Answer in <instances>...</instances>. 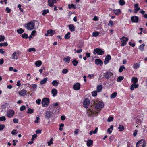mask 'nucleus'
Returning <instances> with one entry per match:
<instances>
[{
  "label": "nucleus",
  "instance_id": "obj_1",
  "mask_svg": "<svg viewBox=\"0 0 147 147\" xmlns=\"http://www.w3.org/2000/svg\"><path fill=\"white\" fill-rule=\"evenodd\" d=\"M94 108L92 106L90 107L89 109L87 110V113L88 115L90 116H96L101 109L103 107L104 105L102 102L99 101L96 103Z\"/></svg>",
  "mask_w": 147,
  "mask_h": 147
},
{
  "label": "nucleus",
  "instance_id": "obj_2",
  "mask_svg": "<svg viewBox=\"0 0 147 147\" xmlns=\"http://www.w3.org/2000/svg\"><path fill=\"white\" fill-rule=\"evenodd\" d=\"M49 104V99L47 98H45L42 100V105L43 107L48 106Z\"/></svg>",
  "mask_w": 147,
  "mask_h": 147
},
{
  "label": "nucleus",
  "instance_id": "obj_3",
  "mask_svg": "<svg viewBox=\"0 0 147 147\" xmlns=\"http://www.w3.org/2000/svg\"><path fill=\"white\" fill-rule=\"evenodd\" d=\"M146 143L144 140H141L138 141L136 144V147H144Z\"/></svg>",
  "mask_w": 147,
  "mask_h": 147
},
{
  "label": "nucleus",
  "instance_id": "obj_4",
  "mask_svg": "<svg viewBox=\"0 0 147 147\" xmlns=\"http://www.w3.org/2000/svg\"><path fill=\"white\" fill-rule=\"evenodd\" d=\"M34 23L32 21H31L27 23L26 28L28 30H31L34 28Z\"/></svg>",
  "mask_w": 147,
  "mask_h": 147
},
{
  "label": "nucleus",
  "instance_id": "obj_5",
  "mask_svg": "<svg viewBox=\"0 0 147 147\" xmlns=\"http://www.w3.org/2000/svg\"><path fill=\"white\" fill-rule=\"evenodd\" d=\"M93 53L94 55L97 54L99 55H101L104 54V52L100 49L96 48L94 50Z\"/></svg>",
  "mask_w": 147,
  "mask_h": 147
},
{
  "label": "nucleus",
  "instance_id": "obj_6",
  "mask_svg": "<svg viewBox=\"0 0 147 147\" xmlns=\"http://www.w3.org/2000/svg\"><path fill=\"white\" fill-rule=\"evenodd\" d=\"M20 53L17 51H14L12 55V59L13 60H18V55H20Z\"/></svg>",
  "mask_w": 147,
  "mask_h": 147
},
{
  "label": "nucleus",
  "instance_id": "obj_7",
  "mask_svg": "<svg viewBox=\"0 0 147 147\" xmlns=\"http://www.w3.org/2000/svg\"><path fill=\"white\" fill-rule=\"evenodd\" d=\"M121 42L122 43L121 44V45L122 46H124L126 44V42L128 40V38L124 36L123 37L121 38Z\"/></svg>",
  "mask_w": 147,
  "mask_h": 147
},
{
  "label": "nucleus",
  "instance_id": "obj_8",
  "mask_svg": "<svg viewBox=\"0 0 147 147\" xmlns=\"http://www.w3.org/2000/svg\"><path fill=\"white\" fill-rule=\"evenodd\" d=\"M14 114V111L13 110L10 109L7 112V115L9 117H11Z\"/></svg>",
  "mask_w": 147,
  "mask_h": 147
},
{
  "label": "nucleus",
  "instance_id": "obj_9",
  "mask_svg": "<svg viewBox=\"0 0 147 147\" xmlns=\"http://www.w3.org/2000/svg\"><path fill=\"white\" fill-rule=\"evenodd\" d=\"M112 75L113 74L111 72L108 71L104 74L103 77L106 79H109Z\"/></svg>",
  "mask_w": 147,
  "mask_h": 147
},
{
  "label": "nucleus",
  "instance_id": "obj_10",
  "mask_svg": "<svg viewBox=\"0 0 147 147\" xmlns=\"http://www.w3.org/2000/svg\"><path fill=\"white\" fill-rule=\"evenodd\" d=\"M90 103V100L88 98L86 99L84 102V106L85 108H87Z\"/></svg>",
  "mask_w": 147,
  "mask_h": 147
},
{
  "label": "nucleus",
  "instance_id": "obj_11",
  "mask_svg": "<svg viewBox=\"0 0 147 147\" xmlns=\"http://www.w3.org/2000/svg\"><path fill=\"white\" fill-rule=\"evenodd\" d=\"M73 88L74 90H77L80 88V84L79 83L75 84L73 86Z\"/></svg>",
  "mask_w": 147,
  "mask_h": 147
},
{
  "label": "nucleus",
  "instance_id": "obj_12",
  "mask_svg": "<svg viewBox=\"0 0 147 147\" xmlns=\"http://www.w3.org/2000/svg\"><path fill=\"white\" fill-rule=\"evenodd\" d=\"M111 57L110 55H107L104 61V64H106L108 63L109 60L111 59Z\"/></svg>",
  "mask_w": 147,
  "mask_h": 147
},
{
  "label": "nucleus",
  "instance_id": "obj_13",
  "mask_svg": "<svg viewBox=\"0 0 147 147\" xmlns=\"http://www.w3.org/2000/svg\"><path fill=\"white\" fill-rule=\"evenodd\" d=\"M140 65V62L134 63L133 65V68L135 69H137L139 68Z\"/></svg>",
  "mask_w": 147,
  "mask_h": 147
},
{
  "label": "nucleus",
  "instance_id": "obj_14",
  "mask_svg": "<svg viewBox=\"0 0 147 147\" xmlns=\"http://www.w3.org/2000/svg\"><path fill=\"white\" fill-rule=\"evenodd\" d=\"M102 61L100 59H97L95 60V63L96 65H102L103 64Z\"/></svg>",
  "mask_w": 147,
  "mask_h": 147
},
{
  "label": "nucleus",
  "instance_id": "obj_15",
  "mask_svg": "<svg viewBox=\"0 0 147 147\" xmlns=\"http://www.w3.org/2000/svg\"><path fill=\"white\" fill-rule=\"evenodd\" d=\"M131 21L133 22H137L138 20V17L136 16H134L131 17Z\"/></svg>",
  "mask_w": 147,
  "mask_h": 147
},
{
  "label": "nucleus",
  "instance_id": "obj_16",
  "mask_svg": "<svg viewBox=\"0 0 147 147\" xmlns=\"http://www.w3.org/2000/svg\"><path fill=\"white\" fill-rule=\"evenodd\" d=\"M134 87L135 88H137L139 87V85L136 84L135 83L133 84L130 86V89L132 91L134 90Z\"/></svg>",
  "mask_w": 147,
  "mask_h": 147
},
{
  "label": "nucleus",
  "instance_id": "obj_17",
  "mask_svg": "<svg viewBox=\"0 0 147 147\" xmlns=\"http://www.w3.org/2000/svg\"><path fill=\"white\" fill-rule=\"evenodd\" d=\"M48 78L46 77L43 79L40 82V84L41 85H42L45 84L47 81Z\"/></svg>",
  "mask_w": 147,
  "mask_h": 147
},
{
  "label": "nucleus",
  "instance_id": "obj_18",
  "mask_svg": "<svg viewBox=\"0 0 147 147\" xmlns=\"http://www.w3.org/2000/svg\"><path fill=\"white\" fill-rule=\"evenodd\" d=\"M26 92L27 91L26 90H21L19 92V94L20 96H24L26 94Z\"/></svg>",
  "mask_w": 147,
  "mask_h": 147
},
{
  "label": "nucleus",
  "instance_id": "obj_19",
  "mask_svg": "<svg viewBox=\"0 0 147 147\" xmlns=\"http://www.w3.org/2000/svg\"><path fill=\"white\" fill-rule=\"evenodd\" d=\"M42 64V62L40 60L36 61L35 63V65L37 67H40L41 65Z\"/></svg>",
  "mask_w": 147,
  "mask_h": 147
},
{
  "label": "nucleus",
  "instance_id": "obj_20",
  "mask_svg": "<svg viewBox=\"0 0 147 147\" xmlns=\"http://www.w3.org/2000/svg\"><path fill=\"white\" fill-rule=\"evenodd\" d=\"M51 93L53 96H55L57 94V90L55 89L54 88L51 90Z\"/></svg>",
  "mask_w": 147,
  "mask_h": 147
},
{
  "label": "nucleus",
  "instance_id": "obj_21",
  "mask_svg": "<svg viewBox=\"0 0 147 147\" xmlns=\"http://www.w3.org/2000/svg\"><path fill=\"white\" fill-rule=\"evenodd\" d=\"M51 115V112L50 111H48L46 113V117L47 119L49 118Z\"/></svg>",
  "mask_w": 147,
  "mask_h": 147
},
{
  "label": "nucleus",
  "instance_id": "obj_22",
  "mask_svg": "<svg viewBox=\"0 0 147 147\" xmlns=\"http://www.w3.org/2000/svg\"><path fill=\"white\" fill-rule=\"evenodd\" d=\"M93 141L91 140H88L87 142V145L88 147H90L93 144Z\"/></svg>",
  "mask_w": 147,
  "mask_h": 147
},
{
  "label": "nucleus",
  "instance_id": "obj_23",
  "mask_svg": "<svg viewBox=\"0 0 147 147\" xmlns=\"http://www.w3.org/2000/svg\"><path fill=\"white\" fill-rule=\"evenodd\" d=\"M69 28L70 30L72 32L74 31L75 30L74 26L72 24H70L68 25Z\"/></svg>",
  "mask_w": 147,
  "mask_h": 147
},
{
  "label": "nucleus",
  "instance_id": "obj_24",
  "mask_svg": "<svg viewBox=\"0 0 147 147\" xmlns=\"http://www.w3.org/2000/svg\"><path fill=\"white\" fill-rule=\"evenodd\" d=\"M113 11L115 14L116 15H118L121 13V11L120 9L114 10Z\"/></svg>",
  "mask_w": 147,
  "mask_h": 147
},
{
  "label": "nucleus",
  "instance_id": "obj_25",
  "mask_svg": "<svg viewBox=\"0 0 147 147\" xmlns=\"http://www.w3.org/2000/svg\"><path fill=\"white\" fill-rule=\"evenodd\" d=\"M131 81L133 83V84H136L138 82V80L136 77H132Z\"/></svg>",
  "mask_w": 147,
  "mask_h": 147
},
{
  "label": "nucleus",
  "instance_id": "obj_26",
  "mask_svg": "<svg viewBox=\"0 0 147 147\" xmlns=\"http://www.w3.org/2000/svg\"><path fill=\"white\" fill-rule=\"evenodd\" d=\"M63 60L65 62L69 63L70 61V57L69 56H67L66 57L64 58Z\"/></svg>",
  "mask_w": 147,
  "mask_h": 147
},
{
  "label": "nucleus",
  "instance_id": "obj_27",
  "mask_svg": "<svg viewBox=\"0 0 147 147\" xmlns=\"http://www.w3.org/2000/svg\"><path fill=\"white\" fill-rule=\"evenodd\" d=\"M53 0H48V4L49 6L52 7L53 5Z\"/></svg>",
  "mask_w": 147,
  "mask_h": 147
},
{
  "label": "nucleus",
  "instance_id": "obj_28",
  "mask_svg": "<svg viewBox=\"0 0 147 147\" xmlns=\"http://www.w3.org/2000/svg\"><path fill=\"white\" fill-rule=\"evenodd\" d=\"M113 126L111 125L110 127L107 129V132L109 134H111L112 132V131L113 130Z\"/></svg>",
  "mask_w": 147,
  "mask_h": 147
},
{
  "label": "nucleus",
  "instance_id": "obj_29",
  "mask_svg": "<svg viewBox=\"0 0 147 147\" xmlns=\"http://www.w3.org/2000/svg\"><path fill=\"white\" fill-rule=\"evenodd\" d=\"M98 128L97 127H96L95 128V129L94 131H91L89 133V134L90 135H91L93 134H96L97 132V131L98 130Z\"/></svg>",
  "mask_w": 147,
  "mask_h": 147
},
{
  "label": "nucleus",
  "instance_id": "obj_30",
  "mask_svg": "<svg viewBox=\"0 0 147 147\" xmlns=\"http://www.w3.org/2000/svg\"><path fill=\"white\" fill-rule=\"evenodd\" d=\"M102 88V85H98L97 86V90L98 92H100L101 91Z\"/></svg>",
  "mask_w": 147,
  "mask_h": 147
},
{
  "label": "nucleus",
  "instance_id": "obj_31",
  "mask_svg": "<svg viewBox=\"0 0 147 147\" xmlns=\"http://www.w3.org/2000/svg\"><path fill=\"white\" fill-rule=\"evenodd\" d=\"M71 33L70 32H68L67 34H66L65 36H64V38L65 39H69L70 37V34Z\"/></svg>",
  "mask_w": 147,
  "mask_h": 147
},
{
  "label": "nucleus",
  "instance_id": "obj_32",
  "mask_svg": "<svg viewBox=\"0 0 147 147\" xmlns=\"http://www.w3.org/2000/svg\"><path fill=\"white\" fill-rule=\"evenodd\" d=\"M99 33L97 31H95L92 33V36L94 37H96L98 36Z\"/></svg>",
  "mask_w": 147,
  "mask_h": 147
},
{
  "label": "nucleus",
  "instance_id": "obj_33",
  "mask_svg": "<svg viewBox=\"0 0 147 147\" xmlns=\"http://www.w3.org/2000/svg\"><path fill=\"white\" fill-rule=\"evenodd\" d=\"M59 83L56 80H54L52 82V84L53 86H57L58 85Z\"/></svg>",
  "mask_w": 147,
  "mask_h": 147
},
{
  "label": "nucleus",
  "instance_id": "obj_34",
  "mask_svg": "<svg viewBox=\"0 0 147 147\" xmlns=\"http://www.w3.org/2000/svg\"><path fill=\"white\" fill-rule=\"evenodd\" d=\"M145 46V45L144 44H143L141 45L139 47V49L141 51H143L144 49V47Z\"/></svg>",
  "mask_w": 147,
  "mask_h": 147
},
{
  "label": "nucleus",
  "instance_id": "obj_35",
  "mask_svg": "<svg viewBox=\"0 0 147 147\" xmlns=\"http://www.w3.org/2000/svg\"><path fill=\"white\" fill-rule=\"evenodd\" d=\"M72 63H73V65L75 66H77V64L78 63V61L76 59H74Z\"/></svg>",
  "mask_w": 147,
  "mask_h": 147
},
{
  "label": "nucleus",
  "instance_id": "obj_36",
  "mask_svg": "<svg viewBox=\"0 0 147 147\" xmlns=\"http://www.w3.org/2000/svg\"><path fill=\"white\" fill-rule=\"evenodd\" d=\"M118 129L119 131H123L124 130V127L122 125H120L118 127Z\"/></svg>",
  "mask_w": 147,
  "mask_h": 147
},
{
  "label": "nucleus",
  "instance_id": "obj_37",
  "mask_svg": "<svg viewBox=\"0 0 147 147\" xmlns=\"http://www.w3.org/2000/svg\"><path fill=\"white\" fill-rule=\"evenodd\" d=\"M125 67H124V66H121L120 67L119 69V72L120 73L121 72L123 69H125Z\"/></svg>",
  "mask_w": 147,
  "mask_h": 147
},
{
  "label": "nucleus",
  "instance_id": "obj_38",
  "mask_svg": "<svg viewBox=\"0 0 147 147\" xmlns=\"http://www.w3.org/2000/svg\"><path fill=\"white\" fill-rule=\"evenodd\" d=\"M124 79V77L123 76H120L118 77L117 79V81L118 82H120Z\"/></svg>",
  "mask_w": 147,
  "mask_h": 147
},
{
  "label": "nucleus",
  "instance_id": "obj_39",
  "mask_svg": "<svg viewBox=\"0 0 147 147\" xmlns=\"http://www.w3.org/2000/svg\"><path fill=\"white\" fill-rule=\"evenodd\" d=\"M117 92H115L113 93H112L111 95L110 98L111 99H112L115 97H116L117 96Z\"/></svg>",
  "mask_w": 147,
  "mask_h": 147
},
{
  "label": "nucleus",
  "instance_id": "obj_40",
  "mask_svg": "<svg viewBox=\"0 0 147 147\" xmlns=\"http://www.w3.org/2000/svg\"><path fill=\"white\" fill-rule=\"evenodd\" d=\"M119 3L121 5H123L125 4V2L124 0H120L119 1Z\"/></svg>",
  "mask_w": 147,
  "mask_h": 147
},
{
  "label": "nucleus",
  "instance_id": "obj_41",
  "mask_svg": "<svg viewBox=\"0 0 147 147\" xmlns=\"http://www.w3.org/2000/svg\"><path fill=\"white\" fill-rule=\"evenodd\" d=\"M68 7L69 9H70L71 8H73L74 9L76 8V7L73 4H71V5L69 4L68 5Z\"/></svg>",
  "mask_w": 147,
  "mask_h": 147
},
{
  "label": "nucleus",
  "instance_id": "obj_42",
  "mask_svg": "<svg viewBox=\"0 0 147 147\" xmlns=\"http://www.w3.org/2000/svg\"><path fill=\"white\" fill-rule=\"evenodd\" d=\"M34 110L33 109H30L29 108L28 109V111L27 112L28 113L32 114L33 113Z\"/></svg>",
  "mask_w": 147,
  "mask_h": 147
},
{
  "label": "nucleus",
  "instance_id": "obj_43",
  "mask_svg": "<svg viewBox=\"0 0 147 147\" xmlns=\"http://www.w3.org/2000/svg\"><path fill=\"white\" fill-rule=\"evenodd\" d=\"M52 29L50 30H48L47 32V33L45 34V36H47L48 35L50 34V33H52Z\"/></svg>",
  "mask_w": 147,
  "mask_h": 147
},
{
  "label": "nucleus",
  "instance_id": "obj_44",
  "mask_svg": "<svg viewBox=\"0 0 147 147\" xmlns=\"http://www.w3.org/2000/svg\"><path fill=\"white\" fill-rule=\"evenodd\" d=\"M24 32V30L22 28H20L17 30V32L19 34H22Z\"/></svg>",
  "mask_w": 147,
  "mask_h": 147
},
{
  "label": "nucleus",
  "instance_id": "obj_45",
  "mask_svg": "<svg viewBox=\"0 0 147 147\" xmlns=\"http://www.w3.org/2000/svg\"><path fill=\"white\" fill-rule=\"evenodd\" d=\"M79 131H80V130L79 129H76L74 131V135H78L79 134Z\"/></svg>",
  "mask_w": 147,
  "mask_h": 147
},
{
  "label": "nucleus",
  "instance_id": "obj_46",
  "mask_svg": "<svg viewBox=\"0 0 147 147\" xmlns=\"http://www.w3.org/2000/svg\"><path fill=\"white\" fill-rule=\"evenodd\" d=\"M5 37L1 35L0 36V42L3 41L5 39Z\"/></svg>",
  "mask_w": 147,
  "mask_h": 147
},
{
  "label": "nucleus",
  "instance_id": "obj_47",
  "mask_svg": "<svg viewBox=\"0 0 147 147\" xmlns=\"http://www.w3.org/2000/svg\"><path fill=\"white\" fill-rule=\"evenodd\" d=\"M113 24V22L112 20H110L109 22V23L108 24V25L110 26V27H111Z\"/></svg>",
  "mask_w": 147,
  "mask_h": 147
},
{
  "label": "nucleus",
  "instance_id": "obj_48",
  "mask_svg": "<svg viewBox=\"0 0 147 147\" xmlns=\"http://www.w3.org/2000/svg\"><path fill=\"white\" fill-rule=\"evenodd\" d=\"M49 12V10L48 9L44 10H43V13L42 14L43 15H44L48 13Z\"/></svg>",
  "mask_w": 147,
  "mask_h": 147
},
{
  "label": "nucleus",
  "instance_id": "obj_49",
  "mask_svg": "<svg viewBox=\"0 0 147 147\" xmlns=\"http://www.w3.org/2000/svg\"><path fill=\"white\" fill-rule=\"evenodd\" d=\"M53 140V139L51 138L50 140V141L47 142V143H48V145L49 146H50L51 144H53V142L52 141Z\"/></svg>",
  "mask_w": 147,
  "mask_h": 147
},
{
  "label": "nucleus",
  "instance_id": "obj_50",
  "mask_svg": "<svg viewBox=\"0 0 147 147\" xmlns=\"http://www.w3.org/2000/svg\"><path fill=\"white\" fill-rule=\"evenodd\" d=\"M8 45V44L7 42H5L3 43H0V46H7Z\"/></svg>",
  "mask_w": 147,
  "mask_h": 147
},
{
  "label": "nucleus",
  "instance_id": "obj_51",
  "mask_svg": "<svg viewBox=\"0 0 147 147\" xmlns=\"http://www.w3.org/2000/svg\"><path fill=\"white\" fill-rule=\"evenodd\" d=\"M5 125L3 124H0V131L2 130L5 127Z\"/></svg>",
  "mask_w": 147,
  "mask_h": 147
},
{
  "label": "nucleus",
  "instance_id": "obj_52",
  "mask_svg": "<svg viewBox=\"0 0 147 147\" xmlns=\"http://www.w3.org/2000/svg\"><path fill=\"white\" fill-rule=\"evenodd\" d=\"M92 95L93 96H95L97 95V92L96 91H93L92 93Z\"/></svg>",
  "mask_w": 147,
  "mask_h": 147
},
{
  "label": "nucleus",
  "instance_id": "obj_53",
  "mask_svg": "<svg viewBox=\"0 0 147 147\" xmlns=\"http://www.w3.org/2000/svg\"><path fill=\"white\" fill-rule=\"evenodd\" d=\"M22 37L23 38H25L26 39L28 38V35L27 34L24 33L22 35Z\"/></svg>",
  "mask_w": 147,
  "mask_h": 147
},
{
  "label": "nucleus",
  "instance_id": "obj_54",
  "mask_svg": "<svg viewBox=\"0 0 147 147\" xmlns=\"http://www.w3.org/2000/svg\"><path fill=\"white\" fill-rule=\"evenodd\" d=\"M113 117H109L107 119V121L109 122L111 121H112L113 120Z\"/></svg>",
  "mask_w": 147,
  "mask_h": 147
},
{
  "label": "nucleus",
  "instance_id": "obj_55",
  "mask_svg": "<svg viewBox=\"0 0 147 147\" xmlns=\"http://www.w3.org/2000/svg\"><path fill=\"white\" fill-rule=\"evenodd\" d=\"M28 51L29 52H31L32 51H33L34 52L36 51L35 49L34 48H30L28 49Z\"/></svg>",
  "mask_w": 147,
  "mask_h": 147
},
{
  "label": "nucleus",
  "instance_id": "obj_56",
  "mask_svg": "<svg viewBox=\"0 0 147 147\" xmlns=\"http://www.w3.org/2000/svg\"><path fill=\"white\" fill-rule=\"evenodd\" d=\"M26 109V107L25 106L23 105L21 106L20 108V110L21 111H22L25 110Z\"/></svg>",
  "mask_w": 147,
  "mask_h": 147
},
{
  "label": "nucleus",
  "instance_id": "obj_57",
  "mask_svg": "<svg viewBox=\"0 0 147 147\" xmlns=\"http://www.w3.org/2000/svg\"><path fill=\"white\" fill-rule=\"evenodd\" d=\"M68 71V70L67 69H63L62 71V72L64 74H66Z\"/></svg>",
  "mask_w": 147,
  "mask_h": 147
},
{
  "label": "nucleus",
  "instance_id": "obj_58",
  "mask_svg": "<svg viewBox=\"0 0 147 147\" xmlns=\"http://www.w3.org/2000/svg\"><path fill=\"white\" fill-rule=\"evenodd\" d=\"M41 101V100L40 99H38L36 101V103L38 105H39L40 103V102Z\"/></svg>",
  "mask_w": 147,
  "mask_h": 147
},
{
  "label": "nucleus",
  "instance_id": "obj_59",
  "mask_svg": "<svg viewBox=\"0 0 147 147\" xmlns=\"http://www.w3.org/2000/svg\"><path fill=\"white\" fill-rule=\"evenodd\" d=\"M13 121L14 123H17L18 122V120L16 118H15L13 119Z\"/></svg>",
  "mask_w": 147,
  "mask_h": 147
},
{
  "label": "nucleus",
  "instance_id": "obj_60",
  "mask_svg": "<svg viewBox=\"0 0 147 147\" xmlns=\"http://www.w3.org/2000/svg\"><path fill=\"white\" fill-rule=\"evenodd\" d=\"M31 86L34 89H36L37 88V85L36 84H34L31 85Z\"/></svg>",
  "mask_w": 147,
  "mask_h": 147
},
{
  "label": "nucleus",
  "instance_id": "obj_61",
  "mask_svg": "<svg viewBox=\"0 0 147 147\" xmlns=\"http://www.w3.org/2000/svg\"><path fill=\"white\" fill-rule=\"evenodd\" d=\"M6 11H7V13H9L11 12V10L10 9L7 7L6 8Z\"/></svg>",
  "mask_w": 147,
  "mask_h": 147
},
{
  "label": "nucleus",
  "instance_id": "obj_62",
  "mask_svg": "<svg viewBox=\"0 0 147 147\" xmlns=\"http://www.w3.org/2000/svg\"><path fill=\"white\" fill-rule=\"evenodd\" d=\"M5 120L6 118L5 116L0 117V121H5Z\"/></svg>",
  "mask_w": 147,
  "mask_h": 147
},
{
  "label": "nucleus",
  "instance_id": "obj_63",
  "mask_svg": "<svg viewBox=\"0 0 147 147\" xmlns=\"http://www.w3.org/2000/svg\"><path fill=\"white\" fill-rule=\"evenodd\" d=\"M140 9V7L136 8L135 9L134 11V13H137V11H138Z\"/></svg>",
  "mask_w": 147,
  "mask_h": 147
},
{
  "label": "nucleus",
  "instance_id": "obj_64",
  "mask_svg": "<svg viewBox=\"0 0 147 147\" xmlns=\"http://www.w3.org/2000/svg\"><path fill=\"white\" fill-rule=\"evenodd\" d=\"M40 118L39 117H38L36 118V120L35 121V123H38L39 122Z\"/></svg>",
  "mask_w": 147,
  "mask_h": 147
}]
</instances>
